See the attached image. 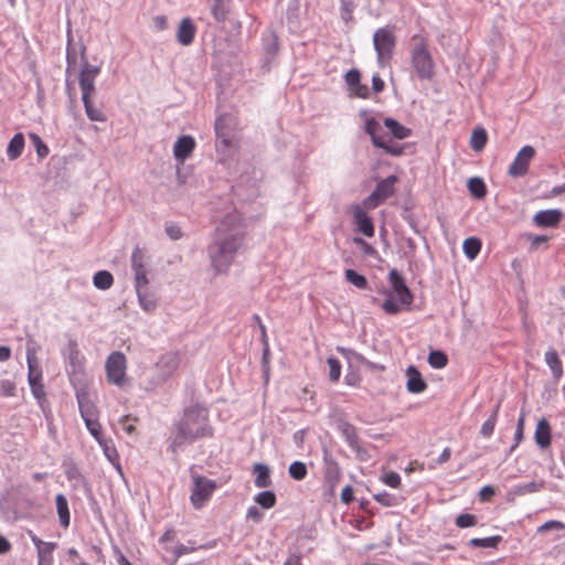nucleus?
Segmentation results:
<instances>
[{"label":"nucleus","instance_id":"f257e3e1","mask_svg":"<svg viewBox=\"0 0 565 565\" xmlns=\"http://www.w3.org/2000/svg\"><path fill=\"white\" fill-rule=\"evenodd\" d=\"M245 242V227L237 213H231L215 230L207 256L215 274H226Z\"/></svg>","mask_w":565,"mask_h":565},{"label":"nucleus","instance_id":"774afa93","mask_svg":"<svg viewBox=\"0 0 565 565\" xmlns=\"http://www.w3.org/2000/svg\"><path fill=\"white\" fill-rule=\"evenodd\" d=\"M65 476L66 478L71 481V480H76V479H79L81 478V473H79V470L74 466V465H71L66 470H65Z\"/></svg>","mask_w":565,"mask_h":565},{"label":"nucleus","instance_id":"e433bc0d","mask_svg":"<svg viewBox=\"0 0 565 565\" xmlns=\"http://www.w3.org/2000/svg\"><path fill=\"white\" fill-rule=\"evenodd\" d=\"M93 284L97 289L107 290L113 286L114 277L107 270H99L94 275Z\"/></svg>","mask_w":565,"mask_h":565},{"label":"nucleus","instance_id":"a878e982","mask_svg":"<svg viewBox=\"0 0 565 565\" xmlns=\"http://www.w3.org/2000/svg\"><path fill=\"white\" fill-rule=\"evenodd\" d=\"M534 439L536 445L542 449L547 448L551 445V426L545 418H541L537 422L534 433Z\"/></svg>","mask_w":565,"mask_h":565},{"label":"nucleus","instance_id":"37998d69","mask_svg":"<svg viewBox=\"0 0 565 565\" xmlns=\"http://www.w3.org/2000/svg\"><path fill=\"white\" fill-rule=\"evenodd\" d=\"M255 502L264 509H271L276 504V494L270 490L257 493L254 498Z\"/></svg>","mask_w":565,"mask_h":565},{"label":"nucleus","instance_id":"4468645a","mask_svg":"<svg viewBox=\"0 0 565 565\" xmlns=\"http://www.w3.org/2000/svg\"><path fill=\"white\" fill-rule=\"evenodd\" d=\"M236 128V118L232 114L220 115L215 119V134L217 140L224 146H230L233 138V132Z\"/></svg>","mask_w":565,"mask_h":565},{"label":"nucleus","instance_id":"20e7f679","mask_svg":"<svg viewBox=\"0 0 565 565\" xmlns=\"http://www.w3.org/2000/svg\"><path fill=\"white\" fill-rule=\"evenodd\" d=\"M388 280L392 285L393 292L396 295L398 302L392 297L390 290H385L386 299L382 303V309L387 315H397L404 308L409 309L413 303L414 297L411 289L406 286L403 276L397 269H391L388 273Z\"/></svg>","mask_w":565,"mask_h":565},{"label":"nucleus","instance_id":"58836bf2","mask_svg":"<svg viewBox=\"0 0 565 565\" xmlns=\"http://www.w3.org/2000/svg\"><path fill=\"white\" fill-rule=\"evenodd\" d=\"M428 364L436 370H440L447 366L448 356L440 350H431L428 354Z\"/></svg>","mask_w":565,"mask_h":565},{"label":"nucleus","instance_id":"ddd939ff","mask_svg":"<svg viewBox=\"0 0 565 565\" xmlns=\"http://www.w3.org/2000/svg\"><path fill=\"white\" fill-rule=\"evenodd\" d=\"M131 269L134 271L135 285H149L148 279V257L143 249L135 247L131 257Z\"/></svg>","mask_w":565,"mask_h":565},{"label":"nucleus","instance_id":"dca6fc26","mask_svg":"<svg viewBox=\"0 0 565 565\" xmlns=\"http://www.w3.org/2000/svg\"><path fill=\"white\" fill-rule=\"evenodd\" d=\"M365 131L371 136L375 147L384 149L386 152L394 156L401 154L402 151L399 148H394L388 145L390 140L382 135V128L375 119H367L365 121Z\"/></svg>","mask_w":565,"mask_h":565},{"label":"nucleus","instance_id":"a19ab883","mask_svg":"<svg viewBox=\"0 0 565 565\" xmlns=\"http://www.w3.org/2000/svg\"><path fill=\"white\" fill-rule=\"evenodd\" d=\"M468 190L476 199H482L487 194V186L482 179L480 178H470L468 180Z\"/></svg>","mask_w":565,"mask_h":565},{"label":"nucleus","instance_id":"6e6552de","mask_svg":"<svg viewBox=\"0 0 565 565\" xmlns=\"http://www.w3.org/2000/svg\"><path fill=\"white\" fill-rule=\"evenodd\" d=\"M191 478L193 481V487L190 500L195 509H201L212 497L214 490L216 489V483L214 480L198 475L194 472L193 468H191Z\"/></svg>","mask_w":565,"mask_h":565},{"label":"nucleus","instance_id":"9b49d317","mask_svg":"<svg viewBox=\"0 0 565 565\" xmlns=\"http://www.w3.org/2000/svg\"><path fill=\"white\" fill-rule=\"evenodd\" d=\"M100 68L85 62L79 73V87L84 106H92V95L95 94V79Z\"/></svg>","mask_w":565,"mask_h":565},{"label":"nucleus","instance_id":"39448f33","mask_svg":"<svg viewBox=\"0 0 565 565\" xmlns=\"http://www.w3.org/2000/svg\"><path fill=\"white\" fill-rule=\"evenodd\" d=\"M63 355L65 359V371L73 388L86 386V359L79 351L78 344L75 340L68 341L63 350Z\"/></svg>","mask_w":565,"mask_h":565},{"label":"nucleus","instance_id":"13d9d810","mask_svg":"<svg viewBox=\"0 0 565 565\" xmlns=\"http://www.w3.org/2000/svg\"><path fill=\"white\" fill-rule=\"evenodd\" d=\"M564 529H565V524L563 522L556 521V520H550L537 527V533H544L550 530H564Z\"/></svg>","mask_w":565,"mask_h":565},{"label":"nucleus","instance_id":"0e129e2a","mask_svg":"<svg viewBox=\"0 0 565 565\" xmlns=\"http://www.w3.org/2000/svg\"><path fill=\"white\" fill-rule=\"evenodd\" d=\"M152 22L153 26L159 31L166 30L168 28V21L164 15H156L152 19Z\"/></svg>","mask_w":565,"mask_h":565},{"label":"nucleus","instance_id":"4d7b16f0","mask_svg":"<svg viewBox=\"0 0 565 565\" xmlns=\"http://www.w3.org/2000/svg\"><path fill=\"white\" fill-rule=\"evenodd\" d=\"M265 51L269 55H275L278 51V39L275 34H270L264 44Z\"/></svg>","mask_w":565,"mask_h":565},{"label":"nucleus","instance_id":"0eeeda50","mask_svg":"<svg viewBox=\"0 0 565 565\" xmlns=\"http://www.w3.org/2000/svg\"><path fill=\"white\" fill-rule=\"evenodd\" d=\"M106 379L108 383L124 387L127 382V359L120 351L111 352L105 362Z\"/></svg>","mask_w":565,"mask_h":565},{"label":"nucleus","instance_id":"c03bdc74","mask_svg":"<svg viewBox=\"0 0 565 565\" xmlns=\"http://www.w3.org/2000/svg\"><path fill=\"white\" fill-rule=\"evenodd\" d=\"M344 277L348 282L352 284L359 289L367 288V279L354 269H347L344 271Z\"/></svg>","mask_w":565,"mask_h":565},{"label":"nucleus","instance_id":"2eb2a0df","mask_svg":"<svg viewBox=\"0 0 565 565\" xmlns=\"http://www.w3.org/2000/svg\"><path fill=\"white\" fill-rule=\"evenodd\" d=\"M534 148L524 146L515 156L514 160L509 167L508 173L512 178L523 177L529 169L530 162L534 157Z\"/></svg>","mask_w":565,"mask_h":565},{"label":"nucleus","instance_id":"a18cd8bd","mask_svg":"<svg viewBox=\"0 0 565 565\" xmlns=\"http://www.w3.org/2000/svg\"><path fill=\"white\" fill-rule=\"evenodd\" d=\"M289 476L297 481L303 480L307 475V466L302 461H294L288 468Z\"/></svg>","mask_w":565,"mask_h":565},{"label":"nucleus","instance_id":"72a5a7b5","mask_svg":"<svg viewBox=\"0 0 565 565\" xmlns=\"http://www.w3.org/2000/svg\"><path fill=\"white\" fill-rule=\"evenodd\" d=\"M499 409H500V403H498L494 406L490 417L482 424L481 429H480V435L483 438H490L493 435V431H494V428L497 425V420H498Z\"/></svg>","mask_w":565,"mask_h":565},{"label":"nucleus","instance_id":"bb28decb","mask_svg":"<svg viewBox=\"0 0 565 565\" xmlns=\"http://www.w3.org/2000/svg\"><path fill=\"white\" fill-rule=\"evenodd\" d=\"M253 473L255 475L254 483L257 488H268L271 484L270 469L267 465L255 463Z\"/></svg>","mask_w":565,"mask_h":565},{"label":"nucleus","instance_id":"09e8293b","mask_svg":"<svg viewBox=\"0 0 565 565\" xmlns=\"http://www.w3.org/2000/svg\"><path fill=\"white\" fill-rule=\"evenodd\" d=\"M374 499L383 507H395L398 504V498L395 494L388 493L386 491L374 494Z\"/></svg>","mask_w":565,"mask_h":565},{"label":"nucleus","instance_id":"cd10ccee","mask_svg":"<svg viewBox=\"0 0 565 565\" xmlns=\"http://www.w3.org/2000/svg\"><path fill=\"white\" fill-rule=\"evenodd\" d=\"M341 479V471L335 461L329 460L324 468V484L332 491Z\"/></svg>","mask_w":565,"mask_h":565},{"label":"nucleus","instance_id":"052dcab7","mask_svg":"<svg viewBox=\"0 0 565 565\" xmlns=\"http://www.w3.org/2000/svg\"><path fill=\"white\" fill-rule=\"evenodd\" d=\"M85 111L90 120L104 121L106 119L103 108H85Z\"/></svg>","mask_w":565,"mask_h":565},{"label":"nucleus","instance_id":"7c9ffc66","mask_svg":"<svg viewBox=\"0 0 565 565\" xmlns=\"http://www.w3.org/2000/svg\"><path fill=\"white\" fill-rule=\"evenodd\" d=\"M488 141V134L486 129L481 126L476 127L472 130L471 137H470V147L475 151H481L486 147Z\"/></svg>","mask_w":565,"mask_h":565},{"label":"nucleus","instance_id":"79ce46f5","mask_svg":"<svg viewBox=\"0 0 565 565\" xmlns=\"http://www.w3.org/2000/svg\"><path fill=\"white\" fill-rule=\"evenodd\" d=\"M85 426L89 434L94 437V439L98 443V445H103V440H105L102 431V425L98 420V417H93L84 420Z\"/></svg>","mask_w":565,"mask_h":565},{"label":"nucleus","instance_id":"680f3d73","mask_svg":"<svg viewBox=\"0 0 565 565\" xmlns=\"http://www.w3.org/2000/svg\"><path fill=\"white\" fill-rule=\"evenodd\" d=\"M103 450H104V454L105 456L107 457V459H109L111 462L118 458V454H117V450L115 449V447L113 446H109L108 445V441L105 439L103 440V445H99Z\"/></svg>","mask_w":565,"mask_h":565},{"label":"nucleus","instance_id":"e2e57ef3","mask_svg":"<svg viewBox=\"0 0 565 565\" xmlns=\"http://www.w3.org/2000/svg\"><path fill=\"white\" fill-rule=\"evenodd\" d=\"M246 518L248 520H253L254 522L258 523L263 519V513L259 511V509L255 505H252L247 509Z\"/></svg>","mask_w":565,"mask_h":565},{"label":"nucleus","instance_id":"4be33fe9","mask_svg":"<svg viewBox=\"0 0 565 565\" xmlns=\"http://www.w3.org/2000/svg\"><path fill=\"white\" fill-rule=\"evenodd\" d=\"M196 34V25L191 18H183L177 30V41L184 46L192 44Z\"/></svg>","mask_w":565,"mask_h":565},{"label":"nucleus","instance_id":"3c124183","mask_svg":"<svg viewBox=\"0 0 565 565\" xmlns=\"http://www.w3.org/2000/svg\"><path fill=\"white\" fill-rule=\"evenodd\" d=\"M455 524L460 529L475 526L477 524V516L469 513H461L456 518Z\"/></svg>","mask_w":565,"mask_h":565},{"label":"nucleus","instance_id":"f3484780","mask_svg":"<svg viewBox=\"0 0 565 565\" xmlns=\"http://www.w3.org/2000/svg\"><path fill=\"white\" fill-rule=\"evenodd\" d=\"M75 390V397L78 404L79 414L83 420L93 417H98L99 412L95 403L93 402L89 392L86 386L77 387Z\"/></svg>","mask_w":565,"mask_h":565},{"label":"nucleus","instance_id":"c85d7f7f","mask_svg":"<svg viewBox=\"0 0 565 565\" xmlns=\"http://www.w3.org/2000/svg\"><path fill=\"white\" fill-rule=\"evenodd\" d=\"M56 510L58 515L60 524L66 529L70 525L71 515L68 509V502L64 494L58 493L55 498Z\"/></svg>","mask_w":565,"mask_h":565},{"label":"nucleus","instance_id":"5701e85b","mask_svg":"<svg viewBox=\"0 0 565 565\" xmlns=\"http://www.w3.org/2000/svg\"><path fill=\"white\" fill-rule=\"evenodd\" d=\"M406 388L412 394H420L427 388V383L424 381L420 372L415 365H409L406 369Z\"/></svg>","mask_w":565,"mask_h":565},{"label":"nucleus","instance_id":"c756f323","mask_svg":"<svg viewBox=\"0 0 565 565\" xmlns=\"http://www.w3.org/2000/svg\"><path fill=\"white\" fill-rule=\"evenodd\" d=\"M24 136L21 132L15 134L8 143L7 156L9 160H17L24 149Z\"/></svg>","mask_w":565,"mask_h":565},{"label":"nucleus","instance_id":"4c0bfd02","mask_svg":"<svg viewBox=\"0 0 565 565\" xmlns=\"http://www.w3.org/2000/svg\"><path fill=\"white\" fill-rule=\"evenodd\" d=\"M56 543H46L45 546L38 551V565H53V552L56 548Z\"/></svg>","mask_w":565,"mask_h":565},{"label":"nucleus","instance_id":"a211bd4d","mask_svg":"<svg viewBox=\"0 0 565 565\" xmlns=\"http://www.w3.org/2000/svg\"><path fill=\"white\" fill-rule=\"evenodd\" d=\"M366 207L364 203L355 204L352 206L353 212V223L359 232H361L366 237H373L375 230L372 218L366 213Z\"/></svg>","mask_w":565,"mask_h":565},{"label":"nucleus","instance_id":"6ab92c4d","mask_svg":"<svg viewBox=\"0 0 565 565\" xmlns=\"http://www.w3.org/2000/svg\"><path fill=\"white\" fill-rule=\"evenodd\" d=\"M344 81L351 96L361 98L369 96V87L361 83V74L356 68L348 71L344 75Z\"/></svg>","mask_w":565,"mask_h":565},{"label":"nucleus","instance_id":"aec40b11","mask_svg":"<svg viewBox=\"0 0 565 565\" xmlns=\"http://www.w3.org/2000/svg\"><path fill=\"white\" fill-rule=\"evenodd\" d=\"M196 142L190 135H183L173 145V156L179 163H183L194 151Z\"/></svg>","mask_w":565,"mask_h":565},{"label":"nucleus","instance_id":"69168bd1","mask_svg":"<svg viewBox=\"0 0 565 565\" xmlns=\"http://www.w3.org/2000/svg\"><path fill=\"white\" fill-rule=\"evenodd\" d=\"M66 61H67V70H70L71 67H74L77 62L76 52L74 49H71L70 45L67 46V51H66Z\"/></svg>","mask_w":565,"mask_h":565},{"label":"nucleus","instance_id":"f704fd0d","mask_svg":"<svg viewBox=\"0 0 565 565\" xmlns=\"http://www.w3.org/2000/svg\"><path fill=\"white\" fill-rule=\"evenodd\" d=\"M502 542L501 535H493L482 539H471L468 543L471 547H481V548H498L499 543Z\"/></svg>","mask_w":565,"mask_h":565},{"label":"nucleus","instance_id":"412c9836","mask_svg":"<svg viewBox=\"0 0 565 565\" xmlns=\"http://www.w3.org/2000/svg\"><path fill=\"white\" fill-rule=\"evenodd\" d=\"M337 351L348 360L350 364L363 365L372 371H384L385 367L382 364L374 363L365 359L361 353L350 348L338 347Z\"/></svg>","mask_w":565,"mask_h":565},{"label":"nucleus","instance_id":"1a4fd4ad","mask_svg":"<svg viewBox=\"0 0 565 565\" xmlns=\"http://www.w3.org/2000/svg\"><path fill=\"white\" fill-rule=\"evenodd\" d=\"M181 364V354L179 352H167L162 354L154 364L153 385H161L171 379Z\"/></svg>","mask_w":565,"mask_h":565},{"label":"nucleus","instance_id":"c9c22d12","mask_svg":"<svg viewBox=\"0 0 565 565\" xmlns=\"http://www.w3.org/2000/svg\"><path fill=\"white\" fill-rule=\"evenodd\" d=\"M384 125L397 139H405L411 135V129L404 127L393 118H386L384 120Z\"/></svg>","mask_w":565,"mask_h":565},{"label":"nucleus","instance_id":"bf43d9fd","mask_svg":"<svg viewBox=\"0 0 565 565\" xmlns=\"http://www.w3.org/2000/svg\"><path fill=\"white\" fill-rule=\"evenodd\" d=\"M164 228L167 235L173 241L180 239L183 235L180 226L174 223H167Z\"/></svg>","mask_w":565,"mask_h":565},{"label":"nucleus","instance_id":"423d86ee","mask_svg":"<svg viewBox=\"0 0 565 565\" xmlns=\"http://www.w3.org/2000/svg\"><path fill=\"white\" fill-rule=\"evenodd\" d=\"M373 45L376 52L377 64L381 67H385L388 65L396 46V36L392 28H379L373 34Z\"/></svg>","mask_w":565,"mask_h":565},{"label":"nucleus","instance_id":"de8ad7c7","mask_svg":"<svg viewBox=\"0 0 565 565\" xmlns=\"http://www.w3.org/2000/svg\"><path fill=\"white\" fill-rule=\"evenodd\" d=\"M29 137L35 148L36 154L40 159L45 158L50 150L49 147L44 143V141L34 132H30Z\"/></svg>","mask_w":565,"mask_h":565},{"label":"nucleus","instance_id":"b1692460","mask_svg":"<svg viewBox=\"0 0 565 565\" xmlns=\"http://www.w3.org/2000/svg\"><path fill=\"white\" fill-rule=\"evenodd\" d=\"M140 307L146 312H151L157 308V300L149 289V285H135Z\"/></svg>","mask_w":565,"mask_h":565},{"label":"nucleus","instance_id":"603ef678","mask_svg":"<svg viewBox=\"0 0 565 565\" xmlns=\"http://www.w3.org/2000/svg\"><path fill=\"white\" fill-rule=\"evenodd\" d=\"M524 423H525V413L522 411L520 414V417L518 418V423H516V429L514 433V445L511 447L510 451H513L519 446V444L522 441Z\"/></svg>","mask_w":565,"mask_h":565},{"label":"nucleus","instance_id":"6e6d98bb","mask_svg":"<svg viewBox=\"0 0 565 565\" xmlns=\"http://www.w3.org/2000/svg\"><path fill=\"white\" fill-rule=\"evenodd\" d=\"M15 384L10 380L0 381V395L4 397L14 396Z\"/></svg>","mask_w":565,"mask_h":565},{"label":"nucleus","instance_id":"2f4dec72","mask_svg":"<svg viewBox=\"0 0 565 565\" xmlns=\"http://www.w3.org/2000/svg\"><path fill=\"white\" fill-rule=\"evenodd\" d=\"M545 487V482L543 480L540 481H531L526 483H520L513 487L512 493L515 495H525L529 493H534L543 490Z\"/></svg>","mask_w":565,"mask_h":565},{"label":"nucleus","instance_id":"393cba45","mask_svg":"<svg viewBox=\"0 0 565 565\" xmlns=\"http://www.w3.org/2000/svg\"><path fill=\"white\" fill-rule=\"evenodd\" d=\"M562 218V213L558 210H544L534 215V223L540 227H554Z\"/></svg>","mask_w":565,"mask_h":565},{"label":"nucleus","instance_id":"f03ea898","mask_svg":"<svg viewBox=\"0 0 565 565\" xmlns=\"http://www.w3.org/2000/svg\"><path fill=\"white\" fill-rule=\"evenodd\" d=\"M175 435L170 448L175 452L184 444H192L198 439L212 436L209 424V409L195 404L184 409L183 416L174 424Z\"/></svg>","mask_w":565,"mask_h":565},{"label":"nucleus","instance_id":"ea45409f","mask_svg":"<svg viewBox=\"0 0 565 565\" xmlns=\"http://www.w3.org/2000/svg\"><path fill=\"white\" fill-rule=\"evenodd\" d=\"M462 249L469 259H475L481 249V242L477 237H468L463 241Z\"/></svg>","mask_w":565,"mask_h":565},{"label":"nucleus","instance_id":"864d4df0","mask_svg":"<svg viewBox=\"0 0 565 565\" xmlns=\"http://www.w3.org/2000/svg\"><path fill=\"white\" fill-rule=\"evenodd\" d=\"M380 479L384 484L394 489L401 486V476L395 471L385 472Z\"/></svg>","mask_w":565,"mask_h":565},{"label":"nucleus","instance_id":"8fccbe9b","mask_svg":"<svg viewBox=\"0 0 565 565\" xmlns=\"http://www.w3.org/2000/svg\"><path fill=\"white\" fill-rule=\"evenodd\" d=\"M329 379L331 382H338L341 376V363L337 358H328Z\"/></svg>","mask_w":565,"mask_h":565},{"label":"nucleus","instance_id":"49530a36","mask_svg":"<svg viewBox=\"0 0 565 565\" xmlns=\"http://www.w3.org/2000/svg\"><path fill=\"white\" fill-rule=\"evenodd\" d=\"M211 12L217 22H223L227 18V9L224 6V0H213Z\"/></svg>","mask_w":565,"mask_h":565},{"label":"nucleus","instance_id":"f8f14e48","mask_svg":"<svg viewBox=\"0 0 565 565\" xmlns=\"http://www.w3.org/2000/svg\"><path fill=\"white\" fill-rule=\"evenodd\" d=\"M35 361H36L35 350L31 349L29 347L28 351H26V362H28V367H29V374H28L29 384H30L33 396L40 401V399L44 398L45 392H44V387L41 383V371L35 367Z\"/></svg>","mask_w":565,"mask_h":565},{"label":"nucleus","instance_id":"5fc2aeb1","mask_svg":"<svg viewBox=\"0 0 565 565\" xmlns=\"http://www.w3.org/2000/svg\"><path fill=\"white\" fill-rule=\"evenodd\" d=\"M353 243L358 245L364 256L374 257L377 255V250L362 237H354Z\"/></svg>","mask_w":565,"mask_h":565},{"label":"nucleus","instance_id":"9d476101","mask_svg":"<svg viewBox=\"0 0 565 565\" xmlns=\"http://www.w3.org/2000/svg\"><path fill=\"white\" fill-rule=\"evenodd\" d=\"M396 182L397 177L393 174L381 180L373 192L362 201L364 206L369 210H374L380 206L386 199L394 194V185Z\"/></svg>","mask_w":565,"mask_h":565},{"label":"nucleus","instance_id":"473e14b6","mask_svg":"<svg viewBox=\"0 0 565 565\" xmlns=\"http://www.w3.org/2000/svg\"><path fill=\"white\" fill-rule=\"evenodd\" d=\"M545 362L551 369L553 376L558 380L563 375L562 361L558 359L556 351L548 350L545 353Z\"/></svg>","mask_w":565,"mask_h":565},{"label":"nucleus","instance_id":"7ed1b4c3","mask_svg":"<svg viewBox=\"0 0 565 565\" xmlns=\"http://www.w3.org/2000/svg\"><path fill=\"white\" fill-rule=\"evenodd\" d=\"M409 55L416 76L420 81H430L435 75V63L428 47V41L422 33L412 36Z\"/></svg>","mask_w":565,"mask_h":565},{"label":"nucleus","instance_id":"338daca9","mask_svg":"<svg viewBox=\"0 0 565 565\" xmlns=\"http://www.w3.org/2000/svg\"><path fill=\"white\" fill-rule=\"evenodd\" d=\"M384 81L381 78L379 74H374L372 77V88L375 93H380L384 89Z\"/></svg>","mask_w":565,"mask_h":565}]
</instances>
